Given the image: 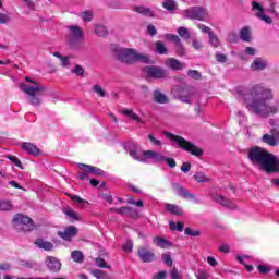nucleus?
I'll return each mask as SVG.
<instances>
[{
	"mask_svg": "<svg viewBox=\"0 0 279 279\" xmlns=\"http://www.w3.org/2000/svg\"><path fill=\"white\" fill-rule=\"evenodd\" d=\"M162 8L168 12H175V10H178V2L175 0H165Z\"/></svg>",
	"mask_w": 279,
	"mask_h": 279,
	"instance_id": "obj_28",
	"label": "nucleus"
},
{
	"mask_svg": "<svg viewBox=\"0 0 279 279\" xmlns=\"http://www.w3.org/2000/svg\"><path fill=\"white\" fill-rule=\"evenodd\" d=\"M167 278V271H159L153 276V279H165Z\"/></svg>",
	"mask_w": 279,
	"mask_h": 279,
	"instance_id": "obj_63",
	"label": "nucleus"
},
{
	"mask_svg": "<svg viewBox=\"0 0 279 279\" xmlns=\"http://www.w3.org/2000/svg\"><path fill=\"white\" fill-rule=\"evenodd\" d=\"M120 113H122L124 117H128V119H131V121H136L137 123H145V120H142L141 116L134 112V109H121Z\"/></svg>",
	"mask_w": 279,
	"mask_h": 279,
	"instance_id": "obj_17",
	"label": "nucleus"
},
{
	"mask_svg": "<svg viewBox=\"0 0 279 279\" xmlns=\"http://www.w3.org/2000/svg\"><path fill=\"white\" fill-rule=\"evenodd\" d=\"M13 222L17 223L19 226H23L24 232H29V230H34V222L29 216H25L23 214H16L13 217Z\"/></svg>",
	"mask_w": 279,
	"mask_h": 279,
	"instance_id": "obj_10",
	"label": "nucleus"
},
{
	"mask_svg": "<svg viewBox=\"0 0 279 279\" xmlns=\"http://www.w3.org/2000/svg\"><path fill=\"white\" fill-rule=\"evenodd\" d=\"M155 45H156V51L157 53H159V56H167L168 53L167 46H165L162 41H157Z\"/></svg>",
	"mask_w": 279,
	"mask_h": 279,
	"instance_id": "obj_37",
	"label": "nucleus"
},
{
	"mask_svg": "<svg viewBox=\"0 0 279 279\" xmlns=\"http://www.w3.org/2000/svg\"><path fill=\"white\" fill-rule=\"evenodd\" d=\"M75 204H80V206H86L88 204V201H85L84 198L77 196V195H72L70 196Z\"/></svg>",
	"mask_w": 279,
	"mask_h": 279,
	"instance_id": "obj_44",
	"label": "nucleus"
},
{
	"mask_svg": "<svg viewBox=\"0 0 279 279\" xmlns=\"http://www.w3.org/2000/svg\"><path fill=\"white\" fill-rule=\"evenodd\" d=\"M251 95L253 97L252 101H264V104H267V100L274 99V93L271 89H267L262 85L253 86Z\"/></svg>",
	"mask_w": 279,
	"mask_h": 279,
	"instance_id": "obj_7",
	"label": "nucleus"
},
{
	"mask_svg": "<svg viewBox=\"0 0 279 279\" xmlns=\"http://www.w3.org/2000/svg\"><path fill=\"white\" fill-rule=\"evenodd\" d=\"M191 97H193V94L189 92V89H183L181 95L179 96V99L183 104H191Z\"/></svg>",
	"mask_w": 279,
	"mask_h": 279,
	"instance_id": "obj_31",
	"label": "nucleus"
},
{
	"mask_svg": "<svg viewBox=\"0 0 279 279\" xmlns=\"http://www.w3.org/2000/svg\"><path fill=\"white\" fill-rule=\"evenodd\" d=\"M166 210H168V213H171V215H177V216L182 215V207L178 205L166 204Z\"/></svg>",
	"mask_w": 279,
	"mask_h": 279,
	"instance_id": "obj_30",
	"label": "nucleus"
},
{
	"mask_svg": "<svg viewBox=\"0 0 279 279\" xmlns=\"http://www.w3.org/2000/svg\"><path fill=\"white\" fill-rule=\"evenodd\" d=\"M27 82H29L33 85H27L25 83H20V89L22 93H25L28 95V101L31 106H40L43 104V90H45V86L40 85L39 83H36L32 81L29 77H25Z\"/></svg>",
	"mask_w": 279,
	"mask_h": 279,
	"instance_id": "obj_3",
	"label": "nucleus"
},
{
	"mask_svg": "<svg viewBox=\"0 0 279 279\" xmlns=\"http://www.w3.org/2000/svg\"><path fill=\"white\" fill-rule=\"evenodd\" d=\"M78 169H82L83 171H86L87 173H93L94 175H104V170L95 167V166H90V165H86V163H77Z\"/></svg>",
	"mask_w": 279,
	"mask_h": 279,
	"instance_id": "obj_19",
	"label": "nucleus"
},
{
	"mask_svg": "<svg viewBox=\"0 0 279 279\" xmlns=\"http://www.w3.org/2000/svg\"><path fill=\"white\" fill-rule=\"evenodd\" d=\"M257 269H258L259 274H269V271H271V267H269L267 265H258Z\"/></svg>",
	"mask_w": 279,
	"mask_h": 279,
	"instance_id": "obj_53",
	"label": "nucleus"
},
{
	"mask_svg": "<svg viewBox=\"0 0 279 279\" xmlns=\"http://www.w3.org/2000/svg\"><path fill=\"white\" fill-rule=\"evenodd\" d=\"M96 265L101 269H110V266H108V264H106V260L101 257L96 258Z\"/></svg>",
	"mask_w": 279,
	"mask_h": 279,
	"instance_id": "obj_47",
	"label": "nucleus"
},
{
	"mask_svg": "<svg viewBox=\"0 0 279 279\" xmlns=\"http://www.w3.org/2000/svg\"><path fill=\"white\" fill-rule=\"evenodd\" d=\"M71 258L74 263H84V253L81 251H74L71 253Z\"/></svg>",
	"mask_w": 279,
	"mask_h": 279,
	"instance_id": "obj_36",
	"label": "nucleus"
},
{
	"mask_svg": "<svg viewBox=\"0 0 279 279\" xmlns=\"http://www.w3.org/2000/svg\"><path fill=\"white\" fill-rule=\"evenodd\" d=\"M208 38H209V45L211 47H215V48L221 47V40L219 39V37L216 34L210 33Z\"/></svg>",
	"mask_w": 279,
	"mask_h": 279,
	"instance_id": "obj_33",
	"label": "nucleus"
},
{
	"mask_svg": "<svg viewBox=\"0 0 279 279\" xmlns=\"http://www.w3.org/2000/svg\"><path fill=\"white\" fill-rule=\"evenodd\" d=\"M95 32L97 36H106L108 34V29L104 25H96Z\"/></svg>",
	"mask_w": 279,
	"mask_h": 279,
	"instance_id": "obj_46",
	"label": "nucleus"
},
{
	"mask_svg": "<svg viewBox=\"0 0 279 279\" xmlns=\"http://www.w3.org/2000/svg\"><path fill=\"white\" fill-rule=\"evenodd\" d=\"M92 275L97 279H111L108 274L99 269L93 270Z\"/></svg>",
	"mask_w": 279,
	"mask_h": 279,
	"instance_id": "obj_39",
	"label": "nucleus"
},
{
	"mask_svg": "<svg viewBox=\"0 0 279 279\" xmlns=\"http://www.w3.org/2000/svg\"><path fill=\"white\" fill-rule=\"evenodd\" d=\"M21 147L23 151H25L26 154H29V156H35V157L43 156V150H40V148H38L33 143L24 142L21 144Z\"/></svg>",
	"mask_w": 279,
	"mask_h": 279,
	"instance_id": "obj_13",
	"label": "nucleus"
},
{
	"mask_svg": "<svg viewBox=\"0 0 279 279\" xmlns=\"http://www.w3.org/2000/svg\"><path fill=\"white\" fill-rule=\"evenodd\" d=\"M45 264L50 271L58 272L60 269H62V264L56 257L48 256Z\"/></svg>",
	"mask_w": 279,
	"mask_h": 279,
	"instance_id": "obj_16",
	"label": "nucleus"
},
{
	"mask_svg": "<svg viewBox=\"0 0 279 279\" xmlns=\"http://www.w3.org/2000/svg\"><path fill=\"white\" fill-rule=\"evenodd\" d=\"M246 258H250V257H247V256H238L239 263H241V265H244L246 270L254 271V267L252 265H247V263H245Z\"/></svg>",
	"mask_w": 279,
	"mask_h": 279,
	"instance_id": "obj_42",
	"label": "nucleus"
},
{
	"mask_svg": "<svg viewBox=\"0 0 279 279\" xmlns=\"http://www.w3.org/2000/svg\"><path fill=\"white\" fill-rule=\"evenodd\" d=\"M248 159L254 167H259L266 173L279 171V159L258 146L248 150Z\"/></svg>",
	"mask_w": 279,
	"mask_h": 279,
	"instance_id": "obj_1",
	"label": "nucleus"
},
{
	"mask_svg": "<svg viewBox=\"0 0 279 279\" xmlns=\"http://www.w3.org/2000/svg\"><path fill=\"white\" fill-rule=\"evenodd\" d=\"M132 247H134V243L131 240H129L124 243V245L122 246V250L124 252H132Z\"/></svg>",
	"mask_w": 279,
	"mask_h": 279,
	"instance_id": "obj_56",
	"label": "nucleus"
},
{
	"mask_svg": "<svg viewBox=\"0 0 279 279\" xmlns=\"http://www.w3.org/2000/svg\"><path fill=\"white\" fill-rule=\"evenodd\" d=\"M263 143L270 145V147H276L279 144V131H271V134H265L262 137Z\"/></svg>",
	"mask_w": 279,
	"mask_h": 279,
	"instance_id": "obj_14",
	"label": "nucleus"
},
{
	"mask_svg": "<svg viewBox=\"0 0 279 279\" xmlns=\"http://www.w3.org/2000/svg\"><path fill=\"white\" fill-rule=\"evenodd\" d=\"M75 204H80V206H86L88 204V201H85L84 198L77 196V195H72L70 196Z\"/></svg>",
	"mask_w": 279,
	"mask_h": 279,
	"instance_id": "obj_45",
	"label": "nucleus"
},
{
	"mask_svg": "<svg viewBox=\"0 0 279 279\" xmlns=\"http://www.w3.org/2000/svg\"><path fill=\"white\" fill-rule=\"evenodd\" d=\"M35 245H37V247H39V250H46V252H51V250H53V244L51 242H47L43 239H38L35 242Z\"/></svg>",
	"mask_w": 279,
	"mask_h": 279,
	"instance_id": "obj_27",
	"label": "nucleus"
},
{
	"mask_svg": "<svg viewBox=\"0 0 279 279\" xmlns=\"http://www.w3.org/2000/svg\"><path fill=\"white\" fill-rule=\"evenodd\" d=\"M93 90L96 93L98 97H106V92L104 90V88H101V86L95 85L93 87Z\"/></svg>",
	"mask_w": 279,
	"mask_h": 279,
	"instance_id": "obj_49",
	"label": "nucleus"
},
{
	"mask_svg": "<svg viewBox=\"0 0 279 279\" xmlns=\"http://www.w3.org/2000/svg\"><path fill=\"white\" fill-rule=\"evenodd\" d=\"M175 193L180 197H183V199H191L193 202H197V198L195 197V194L191 193L190 191H187L186 189H184L182 186H177L175 187Z\"/></svg>",
	"mask_w": 279,
	"mask_h": 279,
	"instance_id": "obj_21",
	"label": "nucleus"
},
{
	"mask_svg": "<svg viewBox=\"0 0 279 279\" xmlns=\"http://www.w3.org/2000/svg\"><path fill=\"white\" fill-rule=\"evenodd\" d=\"M246 108L250 112H254V114H258L259 117H271V114H278L279 112V102H274L271 105H267L265 101L258 100H250L246 99Z\"/></svg>",
	"mask_w": 279,
	"mask_h": 279,
	"instance_id": "obj_4",
	"label": "nucleus"
},
{
	"mask_svg": "<svg viewBox=\"0 0 279 279\" xmlns=\"http://www.w3.org/2000/svg\"><path fill=\"white\" fill-rule=\"evenodd\" d=\"M194 180L198 182V184H204L206 182H210V178L206 177L204 172H196L194 174Z\"/></svg>",
	"mask_w": 279,
	"mask_h": 279,
	"instance_id": "obj_32",
	"label": "nucleus"
},
{
	"mask_svg": "<svg viewBox=\"0 0 279 279\" xmlns=\"http://www.w3.org/2000/svg\"><path fill=\"white\" fill-rule=\"evenodd\" d=\"M178 34L184 40H189V38H191V33H189V29L184 26H181V27L178 28Z\"/></svg>",
	"mask_w": 279,
	"mask_h": 279,
	"instance_id": "obj_38",
	"label": "nucleus"
},
{
	"mask_svg": "<svg viewBox=\"0 0 279 279\" xmlns=\"http://www.w3.org/2000/svg\"><path fill=\"white\" fill-rule=\"evenodd\" d=\"M165 38H166V40H171L172 43H174V45H180L181 39L178 35L166 34Z\"/></svg>",
	"mask_w": 279,
	"mask_h": 279,
	"instance_id": "obj_43",
	"label": "nucleus"
},
{
	"mask_svg": "<svg viewBox=\"0 0 279 279\" xmlns=\"http://www.w3.org/2000/svg\"><path fill=\"white\" fill-rule=\"evenodd\" d=\"M134 12H137V14H143V16H148L150 19H154L156 15L154 14V11L147 7H134Z\"/></svg>",
	"mask_w": 279,
	"mask_h": 279,
	"instance_id": "obj_25",
	"label": "nucleus"
},
{
	"mask_svg": "<svg viewBox=\"0 0 279 279\" xmlns=\"http://www.w3.org/2000/svg\"><path fill=\"white\" fill-rule=\"evenodd\" d=\"M153 243L157 245V247H161L162 250H169V247H171L172 245L171 242H169L165 238H155L153 240Z\"/></svg>",
	"mask_w": 279,
	"mask_h": 279,
	"instance_id": "obj_26",
	"label": "nucleus"
},
{
	"mask_svg": "<svg viewBox=\"0 0 279 279\" xmlns=\"http://www.w3.org/2000/svg\"><path fill=\"white\" fill-rule=\"evenodd\" d=\"M10 21H11L10 15L0 13V24L1 25H5V24L10 23Z\"/></svg>",
	"mask_w": 279,
	"mask_h": 279,
	"instance_id": "obj_52",
	"label": "nucleus"
},
{
	"mask_svg": "<svg viewBox=\"0 0 279 279\" xmlns=\"http://www.w3.org/2000/svg\"><path fill=\"white\" fill-rule=\"evenodd\" d=\"M198 29H201L203 34H208V36L213 34V29L204 24H198Z\"/></svg>",
	"mask_w": 279,
	"mask_h": 279,
	"instance_id": "obj_54",
	"label": "nucleus"
},
{
	"mask_svg": "<svg viewBox=\"0 0 279 279\" xmlns=\"http://www.w3.org/2000/svg\"><path fill=\"white\" fill-rule=\"evenodd\" d=\"M64 215H66L71 221H80V214L71 208L65 209Z\"/></svg>",
	"mask_w": 279,
	"mask_h": 279,
	"instance_id": "obj_35",
	"label": "nucleus"
},
{
	"mask_svg": "<svg viewBox=\"0 0 279 279\" xmlns=\"http://www.w3.org/2000/svg\"><path fill=\"white\" fill-rule=\"evenodd\" d=\"M68 29L70 32V47H75V44L84 38V31L77 25L69 26Z\"/></svg>",
	"mask_w": 279,
	"mask_h": 279,
	"instance_id": "obj_11",
	"label": "nucleus"
},
{
	"mask_svg": "<svg viewBox=\"0 0 279 279\" xmlns=\"http://www.w3.org/2000/svg\"><path fill=\"white\" fill-rule=\"evenodd\" d=\"M185 234L189 236H199V231L193 230L191 228H185Z\"/></svg>",
	"mask_w": 279,
	"mask_h": 279,
	"instance_id": "obj_59",
	"label": "nucleus"
},
{
	"mask_svg": "<svg viewBox=\"0 0 279 279\" xmlns=\"http://www.w3.org/2000/svg\"><path fill=\"white\" fill-rule=\"evenodd\" d=\"M58 235L64 241H71L73 236H77V228L75 226L66 227L63 231H59Z\"/></svg>",
	"mask_w": 279,
	"mask_h": 279,
	"instance_id": "obj_15",
	"label": "nucleus"
},
{
	"mask_svg": "<svg viewBox=\"0 0 279 279\" xmlns=\"http://www.w3.org/2000/svg\"><path fill=\"white\" fill-rule=\"evenodd\" d=\"M138 256L143 263H151L156 258L154 252L143 247L138 250Z\"/></svg>",
	"mask_w": 279,
	"mask_h": 279,
	"instance_id": "obj_18",
	"label": "nucleus"
},
{
	"mask_svg": "<svg viewBox=\"0 0 279 279\" xmlns=\"http://www.w3.org/2000/svg\"><path fill=\"white\" fill-rule=\"evenodd\" d=\"M183 16H185V19H193L196 21H207L208 12L202 7H194L185 10L183 12Z\"/></svg>",
	"mask_w": 279,
	"mask_h": 279,
	"instance_id": "obj_8",
	"label": "nucleus"
},
{
	"mask_svg": "<svg viewBox=\"0 0 279 279\" xmlns=\"http://www.w3.org/2000/svg\"><path fill=\"white\" fill-rule=\"evenodd\" d=\"M169 226H170V230H172V231L178 230V232H182V230H184V223H182V222L175 223L173 221H170Z\"/></svg>",
	"mask_w": 279,
	"mask_h": 279,
	"instance_id": "obj_41",
	"label": "nucleus"
},
{
	"mask_svg": "<svg viewBox=\"0 0 279 279\" xmlns=\"http://www.w3.org/2000/svg\"><path fill=\"white\" fill-rule=\"evenodd\" d=\"M240 38L244 43H250L252 40V36L250 35V28L244 27L240 31Z\"/></svg>",
	"mask_w": 279,
	"mask_h": 279,
	"instance_id": "obj_34",
	"label": "nucleus"
},
{
	"mask_svg": "<svg viewBox=\"0 0 279 279\" xmlns=\"http://www.w3.org/2000/svg\"><path fill=\"white\" fill-rule=\"evenodd\" d=\"M163 162H166V165H168V167H170V169H174L175 167V159L171 158V157H167L165 156Z\"/></svg>",
	"mask_w": 279,
	"mask_h": 279,
	"instance_id": "obj_50",
	"label": "nucleus"
},
{
	"mask_svg": "<svg viewBox=\"0 0 279 279\" xmlns=\"http://www.w3.org/2000/svg\"><path fill=\"white\" fill-rule=\"evenodd\" d=\"M116 58L124 64H134V62H143L144 64H151L149 56L143 54L132 48H119L116 50Z\"/></svg>",
	"mask_w": 279,
	"mask_h": 279,
	"instance_id": "obj_2",
	"label": "nucleus"
},
{
	"mask_svg": "<svg viewBox=\"0 0 279 279\" xmlns=\"http://www.w3.org/2000/svg\"><path fill=\"white\" fill-rule=\"evenodd\" d=\"M166 66H168V69H172V71H182V69L184 68L180 60L173 58H169L166 60Z\"/></svg>",
	"mask_w": 279,
	"mask_h": 279,
	"instance_id": "obj_23",
	"label": "nucleus"
},
{
	"mask_svg": "<svg viewBox=\"0 0 279 279\" xmlns=\"http://www.w3.org/2000/svg\"><path fill=\"white\" fill-rule=\"evenodd\" d=\"M162 260L169 267H171V265H173V259H171V255H169V254H163L162 255Z\"/></svg>",
	"mask_w": 279,
	"mask_h": 279,
	"instance_id": "obj_57",
	"label": "nucleus"
},
{
	"mask_svg": "<svg viewBox=\"0 0 279 279\" xmlns=\"http://www.w3.org/2000/svg\"><path fill=\"white\" fill-rule=\"evenodd\" d=\"M129 154L131 158L137 160L138 162L149 163V162H163L165 155L162 153L154 150H142L138 146H133L129 148Z\"/></svg>",
	"mask_w": 279,
	"mask_h": 279,
	"instance_id": "obj_5",
	"label": "nucleus"
},
{
	"mask_svg": "<svg viewBox=\"0 0 279 279\" xmlns=\"http://www.w3.org/2000/svg\"><path fill=\"white\" fill-rule=\"evenodd\" d=\"M72 73H74V75L82 76L84 75V68H82V65H75Z\"/></svg>",
	"mask_w": 279,
	"mask_h": 279,
	"instance_id": "obj_55",
	"label": "nucleus"
},
{
	"mask_svg": "<svg viewBox=\"0 0 279 279\" xmlns=\"http://www.w3.org/2000/svg\"><path fill=\"white\" fill-rule=\"evenodd\" d=\"M267 69V60L256 58L251 64V71H265Z\"/></svg>",
	"mask_w": 279,
	"mask_h": 279,
	"instance_id": "obj_22",
	"label": "nucleus"
},
{
	"mask_svg": "<svg viewBox=\"0 0 279 279\" xmlns=\"http://www.w3.org/2000/svg\"><path fill=\"white\" fill-rule=\"evenodd\" d=\"M163 136L171 143H177L181 149H184V151H189V154H192V156H196L199 158V156H204V151L202 148L195 146V144L184 140V137L180 135H175L173 133H170L168 131H163Z\"/></svg>",
	"mask_w": 279,
	"mask_h": 279,
	"instance_id": "obj_6",
	"label": "nucleus"
},
{
	"mask_svg": "<svg viewBox=\"0 0 279 279\" xmlns=\"http://www.w3.org/2000/svg\"><path fill=\"white\" fill-rule=\"evenodd\" d=\"M197 279H208V272L204 271V270H198V272L196 274Z\"/></svg>",
	"mask_w": 279,
	"mask_h": 279,
	"instance_id": "obj_64",
	"label": "nucleus"
},
{
	"mask_svg": "<svg viewBox=\"0 0 279 279\" xmlns=\"http://www.w3.org/2000/svg\"><path fill=\"white\" fill-rule=\"evenodd\" d=\"M8 160H10L11 162H13L15 165V167H19L20 169H22V163L21 160H19V158H16L15 156L9 155Z\"/></svg>",
	"mask_w": 279,
	"mask_h": 279,
	"instance_id": "obj_51",
	"label": "nucleus"
},
{
	"mask_svg": "<svg viewBox=\"0 0 279 279\" xmlns=\"http://www.w3.org/2000/svg\"><path fill=\"white\" fill-rule=\"evenodd\" d=\"M252 10L255 13V15L257 16V19H260V21H264V23H267L268 25H271L272 20L271 17L267 16L265 14V9L263 8V5H260V3L253 1L252 2Z\"/></svg>",
	"mask_w": 279,
	"mask_h": 279,
	"instance_id": "obj_12",
	"label": "nucleus"
},
{
	"mask_svg": "<svg viewBox=\"0 0 279 279\" xmlns=\"http://www.w3.org/2000/svg\"><path fill=\"white\" fill-rule=\"evenodd\" d=\"M216 60H217V62L223 63V62H226L227 57H226V54H223V53H221V52H217V53H216Z\"/></svg>",
	"mask_w": 279,
	"mask_h": 279,
	"instance_id": "obj_62",
	"label": "nucleus"
},
{
	"mask_svg": "<svg viewBox=\"0 0 279 279\" xmlns=\"http://www.w3.org/2000/svg\"><path fill=\"white\" fill-rule=\"evenodd\" d=\"M81 19H83V21H85V22L93 21V12L92 11H84L83 13H81Z\"/></svg>",
	"mask_w": 279,
	"mask_h": 279,
	"instance_id": "obj_48",
	"label": "nucleus"
},
{
	"mask_svg": "<svg viewBox=\"0 0 279 279\" xmlns=\"http://www.w3.org/2000/svg\"><path fill=\"white\" fill-rule=\"evenodd\" d=\"M143 73L146 77H151L153 80H162V77H167V71L156 65L145 66Z\"/></svg>",
	"mask_w": 279,
	"mask_h": 279,
	"instance_id": "obj_9",
	"label": "nucleus"
},
{
	"mask_svg": "<svg viewBox=\"0 0 279 279\" xmlns=\"http://www.w3.org/2000/svg\"><path fill=\"white\" fill-rule=\"evenodd\" d=\"M12 208H13L12 202L0 201V210L8 211V210H12Z\"/></svg>",
	"mask_w": 279,
	"mask_h": 279,
	"instance_id": "obj_40",
	"label": "nucleus"
},
{
	"mask_svg": "<svg viewBox=\"0 0 279 279\" xmlns=\"http://www.w3.org/2000/svg\"><path fill=\"white\" fill-rule=\"evenodd\" d=\"M114 213H118V215H124L125 217H138V210L134 207L116 208Z\"/></svg>",
	"mask_w": 279,
	"mask_h": 279,
	"instance_id": "obj_20",
	"label": "nucleus"
},
{
	"mask_svg": "<svg viewBox=\"0 0 279 279\" xmlns=\"http://www.w3.org/2000/svg\"><path fill=\"white\" fill-rule=\"evenodd\" d=\"M154 100L157 104H168L169 102V98L167 97V95L162 94L160 90L154 92Z\"/></svg>",
	"mask_w": 279,
	"mask_h": 279,
	"instance_id": "obj_29",
	"label": "nucleus"
},
{
	"mask_svg": "<svg viewBox=\"0 0 279 279\" xmlns=\"http://www.w3.org/2000/svg\"><path fill=\"white\" fill-rule=\"evenodd\" d=\"M157 32L158 31L156 29V26L151 24L147 26V33L149 34V36H156Z\"/></svg>",
	"mask_w": 279,
	"mask_h": 279,
	"instance_id": "obj_61",
	"label": "nucleus"
},
{
	"mask_svg": "<svg viewBox=\"0 0 279 279\" xmlns=\"http://www.w3.org/2000/svg\"><path fill=\"white\" fill-rule=\"evenodd\" d=\"M148 138L150 140V142L153 143V145H156L157 147H161L162 145V141L154 137V135L149 134Z\"/></svg>",
	"mask_w": 279,
	"mask_h": 279,
	"instance_id": "obj_58",
	"label": "nucleus"
},
{
	"mask_svg": "<svg viewBox=\"0 0 279 279\" xmlns=\"http://www.w3.org/2000/svg\"><path fill=\"white\" fill-rule=\"evenodd\" d=\"M215 201L218 203V204H221V206H225V208H231V209H234L236 208V204H234V202L221 196V195H216L215 196Z\"/></svg>",
	"mask_w": 279,
	"mask_h": 279,
	"instance_id": "obj_24",
	"label": "nucleus"
},
{
	"mask_svg": "<svg viewBox=\"0 0 279 279\" xmlns=\"http://www.w3.org/2000/svg\"><path fill=\"white\" fill-rule=\"evenodd\" d=\"M170 278L171 279H182V277H180V272L175 268L171 269Z\"/></svg>",
	"mask_w": 279,
	"mask_h": 279,
	"instance_id": "obj_60",
	"label": "nucleus"
}]
</instances>
